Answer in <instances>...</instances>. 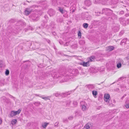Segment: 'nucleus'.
<instances>
[{
    "label": "nucleus",
    "mask_w": 129,
    "mask_h": 129,
    "mask_svg": "<svg viewBox=\"0 0 129 129\" xmlns=\"http://www.w3.org/2000/svg\"><path fill=\"white\" fill-rule=\"evenodd\" d=\"M59 42L60 44H62L63 43V42L61 41H59Z\"/></svg>",
    "instance_id": "55"
},
{
    "label": "nucleus",
    "mask_w": 129,
    "mask_h": 129,
    "mask_svg": "<svg viewBox=\"0 0 129 129\" xmlns=\"http://www.w3.org/2000/svg\"><path fill=\"white\" fill-rule=\"evenodd\" d=\"M2 98L3 99V100H5V97H3Z\"/></svg>",
    "instance_id": "61"
},
{
    "label": "nucleus",
    "mask_w": 129,
    "mask_h": 129,
    "mask_svg": "<svg viewBox=\"0 0 129 129\" xmlns=\"http://www.w3.org/2000/svg\"><path fill=\"white\" fill-rule=\"evenodd\" d=\"M79 43L81 45H83L85 43V41L83 40H80L79 42Z\"/></svg>",
    "instance_id": "30"
},
{
    "label": "nucleus",
    "mask_w": 129,
    "mask_h": 129,
    "mask_svg": "<svg viewBox=\"0 0 129 129\" xmlns=\"http://www.w3.org/2000/svg\"><path fill=\"white\" fill-rule=\"evenodd\" d=\"M21 111V109H19L17 111H14V113L15 114V115H16L19 114V113Z\"/></svg>",
    "instance_id": "28"
},
{
    "label": "nucleus",
    "mask_w": 129,
    "mask_h": 129,
    "mask_svg": "<svg viewBox=\"0 0 129 129\" xmlns=\"http://www.w3.org/2000/svg\"><path fill=\"white\" fill-rule=\"evenodd\" d=\"M39 3L41 5L46 6V4L47 3V1L46 0L42 1L41 0L39 2Z\"/></svg>",
    "instance_id": "13"
},
{
    "label": "nucleus",
    "mask_w": 129,
    "mask_h": 129,
    "mask_svg": "<svg viewBox=\"0 0 129 129\" xmlns=\"http://www.w3.org/2000/svg\"><path fill=\"white\" fill-rule=\"evenodd\" d=\"M89 61H88L86 62H85L84 61L81 62L80 63V64L81 65H82L84 67H88L89 66Z\"/></svg>",
    "instance_id": "7"
},
{
    "label": "nucleus",
    "mask_w": 129,
    "mask_h": 129,
    "mask_svg": "<svg viewBox=\"0 0 129 129\" xmlns=\"http://www.w3.org/2000/svg\"><path fill=\"white\" fill-rule=\"evenodd\" d=\"M73 118V117L72 116H70L68 117V119L69 120H72Z\"/></svg>",
    "instance_id": "52"
},
{
    "label": "nucleus",
    "mask_w": 129,
    "mask_h": 129,
    "mask_svg": "<svg viewBox=\"0 0 129 129\" xmlns=\"http://www.w3.org/2000/svg\"><path fill=\"white\" fill-rule=\"evenodd\" d=\"M63 122L64 123L67 122H68V119H63Z\"/></svg>",
    "instance_id": "46"
},
{
    "label": "nucleus",
    "mask_w": 129,
    "mask_h": 129,
    "mask_svg": "<svg viewBox=\"0 0 129 129\" xmlns=\"http://www.w3.org/2000/svg\"><path fill=\"white\" fill-rule=\"evenodd\" d=\"M114 91H118L119 90V88H116L114 89Z\"/></svg>",
    "instance_id": "54"
},
{
    "label": "nucleus",
    "mask_w": 129,
    "mask_h": 129,
    "mask_svg": "<svg viewBox=\"0 0 129 129\" xmlns=\"http://www.w3.org/2000/svg\"><path fill=\"white\" fill-rule=\"evenodd\" d=\"M89 71L90 73H95L97 72V70L95 68L91 67L89 69Z\"/></svg>",
    "instance_id": "8"
},
{
    "label": "nucleus",
    "mask_w": 129,
    "mask_h": 129,
    "mask_svg": "<svg viewBox=\"0 0 129 129\" xmlns=\"http://www.w3.org/2000/svg\"><path fill=\"white\" fill-rule=\"evenodd\" d=\"M35 95L36 96H39V97H40V96H40L39 95H38L37 94H35Z\"/></svg>",
    "instance_id": "60"
},
{
    "label": "nucleus",
    "mask_w": 129,
    "mask_h": 129,
    "mask_svg": "<svg viewBox=\"0 0 129 129\" xmlns=\"http://www.w3.org/2000/svg\"><path fill=\"white\" fill-rule=\"evenodd\" d=\"M28 64H25L24 65L23 68L25 69H26L28 68Z\"/></svg>",
    "instance_id": "42"
},
{
    "label": "nucleus",
    "mask_w": 129,
    "mask_h": 129,
    "mask_svg": "<svg viewBox=\"0 0 129 129\" xmlns=\"http://www.w3.org/2000/svg\"><path fill=\"white\" fill-rule=\"evenodd\" d=\"M125 16H126V17H128L129 16V14H125Z\"/></svg>",
    "instance_id": "56"
},
{
    "label": "nucleus",
    "mask_w": 129,
    "mask_h": 129,
    "mask_svg": "<svg viewBox=\"0 0 129 129\" xmlns=\"http://www.w3.org/2000/svg\"><path fill=\"white\" fill-rule=\"evenodd\" d=\"M73 104L74 105V107H75L77 105V103L76 101H73Z\"/></svg>",
    "instance_id": "34"
},
{
    "label": "nucleus",
    "mask_w": 129,
    "mask_h": 129,
    "mask_svg": "<svg viewBox=\"0 0 129 129\" xmlns=\"http://www.w3.org/2000/svg\"><path fill=\"white\" fill-rule=\"evenodd\" d=\"M120 87L121 88H123V86H122V85H121V86H120Z\"/></svg>",
    "instance_id": "63"
},
{
    "label": "nucleus",
    "mask_w": 129,
    "mask_h": 129,
    "mask_svg": "<svg viewBox=\"0 0 129 129\" xmlns=\"http://www.w3.org/2000/svg\"><path fill=\"white\" fill-rule=\"evenodd\" d=\"M48 13L50 16L54 15L55 13V11L53 9H50L48 11Z\"/></svg>",
    "instance_id": "10"
},
{
    "label": "nucleus",
    "mask_w": 129,
    "mask_h": 129,
    "mask_svg": "<svg viewBox=\"0 0 129 129\" xmlns=\"http://www.w3.org/2000/svg\"><path fill=\"white\" fill-rule=\"evenodd\" d=\"M124 13V11H121L119 13V14H123Z\"/></svg>",
    "instance_id": "53"
},
{
    "label": "nucleus",
    "mask_w": 129,
    "mask_h": 129,
    "mask_svg": "<svg viewBox=\"0 0 129 129\" xmlns=\"http://www.w3.org/2000/svg\"><path fill=\"white\" fill-rule=\"evenodd\" d=\"M71 101L70 100H68L62 102L63 105L64 106L67 107L69 106L71 103Z\"/></svg>",
    "instance_id": "5"
},
{
    "label": "nucleus",
    "mask_w": 129,
    "mask_h": 129,
    "mask_svg": "<svg viewBox=\"0 0 129 129\" xmlns=\"http://www.w3.org/2000/svg\"><path fill=\"white\" fill-rule=\"evenodd\" d=\"M95 13H96V14L98 16H99L100 14L101 13V12H95Z\"/></svg>",
    "instance_id": "51"
},
{
    "label": "nucleus",
    "mask_w": 129,
    "mask_h": 129,
    "mask_svg": "<svg viewBox=\"0 0 129 129\" xmlns=\"http://www.w3.org/2000/svg\"><path fill=\"white\" fill-rule=\"evenodd\" d=\"M58 72L60 74V75H63V74L64 73V71H62L61 69H60L59 70Z\"/></svg>",
    "instance_id": "25"
},
{
    "label": "nucleus",
    "mask_w": 129,
    "mask_h": 129,
    "mask_svg": "<svg viewBox=\"0 0 129 129\" xmlns=\"http://www.w3.org/2000/svg\"><path fill=\"white\" fill-rule=\"evenodd\" d=\"M67 43H66V44H64V45H66L67 46L68 45L67 44Z\"/></svg>",
    "instance_id": "64"
},
{
    "label": "nucleus",
    "mask_w": 129,
    "mask_h": 129,
    "mask_svg": "<svg viewBox=\"0 0 129 129\" xmlns=\"http://www.w3.org/2000/svg\"><path fill=\"white\" fill-rule=\"evenodd\" d=\"M121 66V64L120 63H118L117 64V67L118 68H120Z\"/></svg>",
    "instance_id": "40"
},
{
    "label": "nucleus",
    "mask_w": 129,
    "mask_h": 129,
    "mask_svg": "<svg viewBox=\"0 0 129 129\" xmlns=\"http://www.w3.org/2000/svg\"><path fill=\"white\" fill-rule=\"evenodd\" d=\"M16 121L17 120L16 119L13 120L12 121V123L13 124H15L16 122Z\"/></svg>",
    "instance_id": "44"
},
{
    "label": "nucleus",
    "mask_w": 129,
    "mask_h": 129,
    "mask_svg": "<svg viewBox=\"0 0 129 129\" xmlns=\"http://www.w3.org/2000/svg\"><path fill=\"white\" fill-rule=\"evenodd\" d=\"M82 106V109L83 111H85L86 109V107L85 104L83 105Z\"/></svg>",
    "instance_id": "26"
},
{
    "label": "nucleus",
    "mask_w": 129,
    "mask_h": 129,
    "mask_svg": "<svg viewBox=\"0 0 129 129\" xmlns=\"http://www.w3.org/2000/svg\"><path fill=\"white\" fill-rule=\"evenodd\" d=\"M9 74V71L8 70H6L5 72V75L7 76Z\"/></svg>",
    "instance_id": "35"
},
{
    "label": "nucleus",
    "mask_w": 129,
    "mask_h": 129,
    "mask_svg": "<svg viewBox=\"0 0 129 129\" xmlns=\"http://www.w3.org/2000/svg\"><path fill=\"white\" fill-rule=\"evenodd\" d=\"M124 33V31H121L119 33V35L120 36H121Z\"/></svg>",
    "instance_id": "48"
},
{
    "label": "nucleus",
    "mask_w": 129,
    "mask_h": 129,
    "mask_svg": "<svg viewBox=\"0 0 129 129\" xmlns=\"http://www.w3.org/2000/svg\"><path fill=\"white\" fill-rule=\"evenodd\" d=\"M52 4L53 5H56L57 3V0H51Z\"/></svg>",
    "instance_id": "27"
},
{
    "label": "nucleus",
    "mask_w": 129,
    "mask_h": 129,
    "mask_svg": "<svg viewBox=\"0 0 129 129\" xmlns=\"http://www.w3.org/2000/svg\"><path fill=\"white\" fill-rule=\"evenodd\" d=\"M93 23L94 24L97 25H100L101 24V21L99 20H94L93 21Z\"/></svg>",
    "instance_id": "14"
},
{
    "label": "nucleus",
    "mask_w": 129,
    "mask_h": 129,
    "mask_svg": "<svg viewBox=\"0 0 129 129\" xmlns=\"http://www.w3.org/2000/svg\"><path fill=\"white\" fill-rule=\"evenodd\" d=\"M78 36L79 37H80V38H81V33L80 31H78Z\"/></svg>",
    "instance_id": "43"
},
{
    "label": "nucleus",
    "mask_w": 129,
    "mask_h": 129,
    "mask_svg": "<svg viewBox=\"0 0 129 129\" xmlns=\"http://www.w3.org/2000/svg\"><path fill=\"white\" fill-rule=\"evenodd\" d=\"M104 12L106 13V15L109 16L113 14V11L109 9L103 8L102 9V12L101 13L103 14Z\"/></svg>",
    "instance_id": "3"
},
{
    "label": "nucleus",
    "mask_w": 129,
    "mask_h": 129,
    "mask_svg": "<svg viewBox=\"0 0 129 129\" xmlns=\"http://www.w3.org/2000/svg\"><path fill=\"white\" fill-rule=\"evenodd\" d=\"M109 0H99L100 3L102 4L103 5L105 4L107 1Z\"/></svg>",
    "instance_id": "17"
},
{
    "label": "nucleus",
    "mask_w": 129,
    "mask_h": 129,
    "mask_svg": "<svg viewBox=\"0 0 129 129\" xmlns=\"http://www.w3.org/2000/svg\"><path fill=\"white\" fill-rule=\"evenodd\" d=\"M49 124L48 123H45L43 125V127L45 128H46V127L47 125L48 124Z\"/></svg>",
    "instance_id": "39"
},
{
    "label": "nucleus",
    "mask_w": 129,
    "mask_h": 129,
    "mask_svg": "<svg viewBox=\"0 0 129 129\" xmlns=\"http://www.w3.org/2000/svg\"><path fill=\"white\" fill-rule=\"evenodd\" d=\"M72 92V91H68V92H66L64 93H62V94L63 95V96L64 97H66L67 96L70 95Z\"/></svg>",
    "instance_id": "15"
},
{
    "label": "nucleus",
    "mask_w": 129,
    "mask_h": 129,
    "mask_svg": "<svg viewBox=\"0 0 129 129\" xmlns=\"http://www.w3.org/2000/svg\"><path fill=\"white\" fill-rule=\"evenodd\" d=\"M43 40L44 41H47L48 43L49 44H50L51 43V41L50 40L48 39H46V38H43Z\"/></svg>",
    "instance_id": "32"
},
{
    "label": "nucleus",
    "mask_w": 129,
    "mask_h": 129,
    "mask_svg": "<svg viewBox=\"0 0 129 129\" xmlns=\"http://www.w3.org/2000/svg\"><path fill=\"white\" fill-rule=\"evenodd\" d=\"M52 34L53 35H55L56 34V33L54 32H53Z\"/></svg>",
    "instance_id": "59"
},
{
    "label": "nucleus",
    "mask_w": 129,
    "mask_h": 129,
    "mask_svg": "<svg viewBox=\"0 0 129 129\" xmlns=\"http://www.w3.org/2000/svg\"><path fill=\"white\" fill-rule=\"evenodd\" d=\"M115 48V47L112 46H109L108 47V49L109 51H111L113 50Z\"/></svg>",
    "instance_id": "18"
},
{
    "label": "nucleus",
    "mask_w": 129,
    "mask_h": 129,
    "mask_svg": "<svg viewBox=\"0 0 129 129\" xmlns=\"http://www.w3.org/2000/svg\"><path fill=\"white\" fill-rule=\"evenodd\" d=\"M92 93L93 96H96L97 94V92L96 91H92Z\"/></svg>",
    "instance_id": "36"
},
{
    "label": "nucleus",
    "mask_w": 129,
    "mask_h": 129,
    "mask_svg": "<svg viewBox=\"0 0 129 129\" xmlns=\"http://www.w3.org/2000/svg\"><path fill=\"white\" fill-rule=\"evenodd\" d=\"M58 123H59V122H56L55 123V125H54L55 126V127H57V126H58Z\"/></svg>",
    "instance_id": "49"
},
{
    "label": "nucleus",
    "mask_w": 129,
    "mask_h": 129,
    "mask_svg": "<svg viewBox=\"0 0 129 129\" xmlns=\"http://www.w3.org/2000/svg\"><path fill=\"white\" fill-rule=\"evenodd\" d=\"M79 71L77 69L73 70L71 73H69L65 76H63L64 80L63 81H67L69 79L72 78V76H76V74H78Z\"/></svg>",
    "instance_id": "1"
},
{
    "label": "nucleus",
    "mask_w": 129,
    "mask_h": 129,
    "mask_svg": "<svg viewBox=\"0 0 129 129\" xmlns=\"http://www.w3.org/2000/svg\"><path fill=\"white\" fill-rule=\"evenodd\" d=\"M38 13L37 12L36 13H33L30 15L29 17L31 18V19H32L35 21H37L39 20L40 16L39 15H38Z\"/></svg>",
    "instance_id": "2"
},
{
    "label": "nucleus",
    "mask_w": 129,
    "mask_h": 129,
    "mask_svg": "<svg viewBox=\"0 0 129 129\" xmlns=\"http://www.w3.org/2000/svg\"><path fill=\"white\" fill-rule=\"evenodd\" d=\"M126 95V94H125L121 98V99H123V98H124L125 97V96Z\"/></svg>",
    "instance_id": "57"
},
{
    "label": "nucleus",
    "mask_w": 129,
    "mask_h": 129,
    "mask_svg": "<svg viewBox=\"0 0 129 129\" xmlns=\"http://www.w3.org/2000/svg\"><path fill=\"white\" fill-rule=\"evenodd\" d=\"M113 29L114 32H117L119 30V28L118 26H115L113 28Z\"/></svg>",
    "instance_id": "20"
},
{
    "label": "nucleus",
    "mask_w": 129,
    "mask_h": 129,
    "mask_svg": "<svg viewBox=\"0 0 129 129\" xmlns=\"http://www.w3.org/2000/svg\"><path fill=\"white\" fill-rule=\"evenodd\" d=\"M127 108H129V104H126L125 106Z\"/></svg>",
    "instance_id": "50"
},
{
    "label": "nucleus",
    "mask_w": 129,
    "mask_h": 129,
    "mask_svg": "<svg viewBox=\"0 0 129 129\" xmlns=\"http://www.w3.org/2000/svg\"><path fill=\"white\" fill-rule=\"evenodd\" d=\"M53 95H54L55 96L57 97L59 96V95H60V93H54Z\"/></svg>",
    "instance_id": "41"
},
{
    "label": "nucleus",
    "mask_w": 129,
    "mask_h": 129,
    "mask_svg": "<svg viewBox=\"0 0 129 129\" xmlns=\"http://www.w3.org/2000/svg\"><path fill=\"white\" fill-rule=\"evenodd\" d=\"M88 24L86 23H84L83 25V26L85 28H86L88 27Z\"/></svg>",
    "instance_id": "29"
},
{
    "label": "nucleus",
    "mask_w": 129,
    "mask_h": 129,
    "mask_svg": "<svg viewBox=\"0 0 129 129\" xmlns=\"http://www.w3.org/2000/svg\"><path fill=\"white\" fill-rule=\"evenodd\" d=\"M58 10L62 14H63L64 13V11L62 9L59 8L58 9Z\"/></svg>",
    "instance_id": "37"
},
{
    "label": "nucleus",
    "mask_w": 129,
    "mask_h": 129,
    "mask_svg": "<svg viewBox=\"0 0 129 129\" xmlns=\"http://www.w3.org/2000/svg\"><path fill=\"white\" fill-rule=\"evenodd\" d=\"M87 87L88 89H93L94 88V86L93 84H89L87 85Z\"/></svg>",
    "instance_id": "16"
},
{
    "label": "nucleus",
    "mask_w": 129,
    "mask_h": 129,
    "mask_svg": "<svg viewBox=\"0 0 129 129\" xmlns=\"http://www.w3.org/2000/svg\"><path fill=\"white\" fill-rule=\"evenodd\" d=\"M40 97L42 98V99H44L46 101L47 100H50V99L48 98H50V96H48L47 97H43L42 96H40Z\"/></svg>",
    "instance_id": "22"
},
{
    "label": "nucleus",
    "mask_w": 129,
    "mask_h": 129,
    "mask_svg": "<svg viewBox=\"0 0 129 129\" xmlns=\"http://www.w3.org/2000/svg\"><path fill=\"white\" fill-rule=\"evenodd\" d=\"M18 26L15 25V26H13L11 29V30L12 33H13L16 34L18 33L17 30L18 29Z\"/></svg>",
    "instance_id": "4"
},
{
    "label": "nucleus",
    "mask_w": 129,
    "mask_h": 129,
    "mask_svg": "<svg viewBox=\"0 0 129 129\" xmlns=\"http://www.w3.org/2000/svg\"><path fill=\"white\" fill-rule=\"evenodd\" d=\"M90 128V127L89 125L87 123L85 126L84 129H89Z\"/></svg>",
    "instance_id": "31"
},
{
    "label": "nucleus",
    "mask_w": 129,
    "mask_h": 129,
    "mask_svg": "<svg viewBox=\"0 0 129 129\" xmlns=\"http://www.w3.org/2000/svg\"><path fill=\"white\" fill-rule=\"evenodd\" d=\"M104 99V101L106 102H107L109 103L110 101L109 95L108 94H105Z\"/></svg>",
    "instance_id": "6"
},
{
    "label": "nucleus",
    "mask_w": 129,
    "mask_h": 129,
    "mask_svg": "<svg viewBox=\"0 0 129 129\" xmlns=\"http://www.w3.org/2000/svg\"><path fill=\"white\" fill-rule=\"evenodd\" d=\"M31 11L28 8H26L24 11V14L26 15H28L31 12Z\"/></svg>",
    "instance_id": "11"
},
{
    "label": "nucleus",
    "mask_w": 129,
    "mask_h": 129,
    "mask_svg": "<svg viewBox=\"0 0 129 129\" xmlns=\"http://www.w3.org/2000/svg\"><path fill=\"white\" fill-rule=\"evenodd\" d=\"M44 17L45 20H44L42 22L43 23H41V25L43 26H44L45 25V23L47 22V20L48 19V16L47 15L45 16Z\"/></svg>",
    "instance_id": "9"
},
{
    "label": "nucleus",
    "mask_w": 129,
    "mask_h": 129,
    "mask_svg": "<svg viewBox=\"0 0 129 129\" xmlns=\"http://www.w3.org/2000/svg\"><path fill=\"white\" fill-rule=\"evenodd\" d=\"M74 11H75V10H74V9H73V10L72 11V13H73L74 12Z\"/></svg>",
    "instance_id": "62"
},
{
    "label": "nucleus",
    "mask_w": 129,
    "mask_h": 129,
    "mask_svg": "<svg viewBox=\"0 0 129 129\" xmlns=\"http://www.w3.org/2000/svg\"><path fill=\"white\" fill-rule=\"evenodd\" d=\"M9 5L8 4H5L4 6V8H7V9H9V7H9Z\"/></svg>",
    "instance_id": "45"
},
{
    "label": "nucleus",
    "mask_w": 129,
    "mask_h": 129,
    "mask_svg": "<svg viewBox=\"0 0 129 129\" xmlns=\"http://www.w3.org/2000/svg\"><path fill=\"white\" fill-rule=\"evenodd\" d=\"M15 20L13 19H12L10 20V23H14L15 22Z\"/></svg>",
    "instance_id": "47"
},
{
    "label": "nucleus",
    "mask_w": 129,
    "mask_h": 129,
    "mask_svg": "<svg viewBox=\"0 0 129 129\" xmlns=\"http://www.w3.org/2000/svg\"><path fill=\"white\" fill-rule=\"evenodd\" d=\"M85 4L87 6H89L91 4V2L89 0H86L84 2Z\"/></svg>",
    "instance_id": "12"
},
{
    "label": "nucleus",
    "mask_w": 129,
    "mask_h": 129,
    "mask_svg": "<svg viewBox=\"0 0 129 129\" xmlns=\"http://www.w3.org/2000/svg\"><path fill=\"white\" fill-rule=\"evenodd\" d=\"M95 58V57L92 56L90 57L89 58V61H93V60Z\"/></svg>",
    "instance_id": "24"
},
{
    "label": "nucleus",
    "mask_w": 129,
    "mask_h": 129,
    "mask_svg": "<svg viewBox=\"0 0 129 129\" xmlns=\"http://www.w3.org/2000/svg\"><path fill=\"white\" fill-rule=\"evenodd\" d=\"M10 115L11 117H13L15 115L14 111H12L11 113L10 114Z\"/></svg>",
    "instance_id": "33"
},
{
    "label": "nucleus",
    "mask_w": 129,
    "mask_h": 129,
    "mask_svg": "<svg viewBox=\"0 0 129 129\" xmlns=\"http://www.w3.org/2000/svg\"><path fill=\"white\" fill-rule=\"evenodd\" d=\"M127 40V38H125V39H124L123 40H122L121 41V42H120V44L121 45L123 43H124L125 44H126V42Z\"/></svg>",
    "instance_id": "21"
},
{
    "label": "nucleus",
    "mask_w": 129,
    "mask_h": 129,
    "mask_svg": "<svg viewBox=\"0 0 129 129\" xmlns=\"http://www.w3.org/2000/svg\"><path fill=\"white\" fill-rule=\"evenodd\" d=\"M25 24V23L24 22H23L21 21H19L17 23V25L18 26V25H21V26H22L23 25H24Z\"/></svg>",
    "instance_id": "19"
},
{
    "label": "nucleus",
    "mask_w": 129,
    "mask_h": 129,
    "mask_svg": "<svg viewBox=\"0 0 129 129\" xmlns=\"http://www.w3.org/2000/svg\"><path fill=\"white\" fill-rule=\"evenodd\" d=\"M2 120L1 118H0V125L2 123Z\"/></svg>",
    "instance_id": "58"
},
{
    "label": "nucleus",
    "mask_w": 129,
    "mask_h": 129,
    "mask_svg": "<svg viewBox=\"0 0 129 129\" xmlns=\"http://www.w3.org/2000/svg\"><path fill=\"white\" fill-rule=\"evenodd\" d=\"M33 104L36 106H38L41 104L40 102H33Z\"/></svg>",
    "instance_id": "23"
},
{
    "label": "nucleus",
    "mask_w": 129,
    "mask_h": 129,
    "mask_svg": "<svg viewBox=\"0 0 129 129\" xmlns=\"http://www.w3.org/2000/svg\"><path fill=\"white\" fill-rule=\"evenodd\" d=\"M3 61L2 60L0 61V69L2 68L3 66Z\"/></svg>",
    "instance_id": "38"
}]
</instances>
